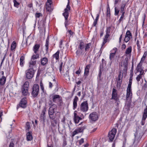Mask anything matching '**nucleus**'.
<instances>
[{
  "label": "nucleus",
  "instance_id": "nucleus-1",
  "mask_svg": "<svg viewBox=\"0 0 147 147\" xmlns=\"http://www.w3.org/2000/svg\"><path fill=\"white\" fill-rule=\"evenodd\" d=\"M70 7L69 5V0L67 5L66 8L64 9V12L63 13V15L64 16L65 21V27H66L67 23L68 22L67 18L69 16V12L70 11Z\"/></svg>",
  "mask_w": 147,
  "mask_h": 147
},
{
  "label": "nucleus",
  "instance_id": "nucleus-2",
  "mask_svg": "<svg viewBox=\"0 0 147 147\" xmlns=\"http://www.w3.org/2000/svg\"><path fill=\"white\" fill-rule=\"evenodd\" d=\"M34 71L32 68H31L26 71V77L28 79L32 78L34 74Z\"/></svg>",
  "mask_w": 147,
  "mask_h": 147
},
{
  "label": "nucleus",
  "instance_id": "nucleus-3",
  "mask_svg": "<svg viewBox=\"0 0 147 147\" xmlns=\"http://www.w3.org/2000/svg\"><path fill=\"white\" fill-rule=\"evenodd\" d=\"M117 132V129L115 128L113 129L108 134V137L109 140L112 142L114 139Z\"/></svg>",
  "mask_w": 147,
  "mask_h": 147
},
{
  "label": "nucleus",
  "instance_id": "nucleus-4",
  "mask_svg": "<svg viewBox=\"0 0 147 147\" xmlns=\"http://www.w3.org/2000/svg\"><path fill=\"white\" fill-rule=\"evenodd\" d=\"M80 109L81 111L83 112H86L88 110V107L87 101H84L81 104Z\"/></svg>",
  "mask_w": 147,
  "mask_h": 147
},
{
  "label": "nucleus",
  "instance_id": "nucleus-5",
  "mask_svg": "<svg viewBox=\"0 0 147 147\" xmlns=\"http://www.w3.org/2000/svg\"><path fill=\"white\" fill-rule=\"evenodd\" d=\"M39 90V86L38 84L34 85L32 88V94L33 96L35 97L38 95Z\"/></svg>",
  "mask_w": 147,
  "mask_h": 147
},
{
  "label": "nucleus",
  "instance_id": "nucleus-6",
  "mask_svg": "<svg viewBox=\"0 0 147 147\" xmlns=\"http://www.w3.org/2000/svg\"><path fill=\"white\" fill-rule=\"evenodd\" d=\"M89 118L93 121H96L98 118V113L95 112L92 113L89 115Z\"/></svg>",
  "mask_w": 147,
  "mask_h": 147
},
{
  "label": "nucleus",
  "instance_id": "nucleus-7",
  "mask_svg": "<svg viewBox=\"0 0 147 147\" xmlns=\"http://www.w3.org/2000/svg\"><path fill=\"white\" fill-rule=\"evenodd\" d=\"M111 99L114 100L116 101L119 100V98L117 96V90L115 89V88H113V89Z\"/></svg>",
  "mask_w": 147,
  "mask_h": 147
},
{
  "label": "nucleus",
  "instance_id": "nucleus-8",
  "mask_svg": "<svg viewBox=\"0 0 147 147\" xmlns=\"http://www.w3.org/2000/svg\"><path fill=\"white\" fill-rule=\"evenodd\" d=\"M123 76V74L122 73L121 71L120 72L117 81V88H119L121 87L122 82V79Z\"/></svg>",
  "mask_w": 147,
  "mask_h": 147
},
{
  "label": "nucleus",
  "instance_id": "nucleus-9",
  "mask_svg": "<svg viewBox=\"0 0 147 147\" xmlns=\"http://www.w3.org/2000/svg\"><path fill=\"white\" fill-rule=\"evenodd\" d=\"M86 126H84L82 127L78 128L76 129L75 131L73 132L72 136H74L77 134L79 133L82 132L86 128Z\"/></svg>",
  "mask_w": 147,
  "mask_h": 147
},
{
  "label": "nucleus",
  "instance_id": "nucleus-10",
  "mask_svg": "<svg viewBox=\"0 0 147 147\" xmlns=\"http://www.w3.org/2000/svg\"><path fill=\"white\" fill-rule=\"evenodd\" d=\"M128 60L127 58H125V60L123 61L121 64V65L122 67H124V68L123 69V70L124 72H126L127 69V66L128 65Z\"/></svg>",
  "mask_w": 147,
  "mask_h": 147
},
{
  "label": "nucleus",
  "instance_id": "nucleus-11",
  "mask_svg": "<svg viewBox=\"0 0 147 147\" xmlns=\"http://www.w3.org/2000/svg\"><path fill=\"white\" fill-rule=\"evenodd\" d=\"M131 37V34L129 30H127L124 39L125 41L126 42H127Z\"/></svg>",
  "mask_w": 147,
  "mask_h": 147
},
{
  "label": "nucleus",
  "instance_id": "nucleus-12",
  "mask_svg": "<svg viewBox=\"0 0 147 147\" xmlns=\"http://www.w3.org/2000/svg\"><path fill=\"white\" fill-rule=\"evenodd\" d=\"M26 98H24L21 100L19 105L21 107L23 108H25L26 107Z\"/></svg>",
  "mask_w": 147,
  "mask_h": 147
},
{
  "label": "nucleus",
  "instance_id": "nucleus-13",
  "mask_svg": "<svg viewBox=\"0 0 147 147\" xmlns=\"http://www.w3.org/2000/svg\"><path fill=\"white\" fill-rule=\"evenodd\" d=\"M57 109V106L56 105L53 104L49 107V113H55Z\"/></svg>",
  "mask_w": 147,
  "mask_h": 147
},
{
  "label": "nucleus",
  "instance_id": "nucleus-14",
  "mask_svg": "<svg viewBox=\"0 0 147 147\" xmlns=\"http://www.w3.org/2000/svg\"><path fill=\"white\" fill-rule=\"evenodd\" d=\"M117 50V49L116 48H114L111 50V52L112 53L110 54L109 56V58L111 60H112L114 58Z\"/></svg>",
  "mask_w": 147,
  "mask_h": 147
},
{
  "label": "nucleus",
  "instance_id": "nucleus-15",
  "mask_svg": "<svg viewBox=\"0 0 147 147\" xmlns=\"http://www.w3.org/2000/svg\"><path fill=\"white\" fill-rule=\"evenodd\" d=\"M147 107L146 108L144 111V113L143 117L142 118V125H143L144 124V121L147 117Z\"/></svg>",
  "mask_w": 147,
  "mask_h": 147
},
{
  "label": "nucleus",
  "instance_id": "nucleus-16",
  "mask_svg": "<svg viewBox=\"0 0 147 147\" xmlns=\"http://www.w3.org/2000/svg\"><path fill=\"white\" fill-rule=\"evenodd\" d=\"M78 100V97L76 96L75 97V98L74 99L73 102V109L74 110H75L77 107V102Z\"/></svg>",
  "mask_w": 147,
  "mask_h": 147
},
{
  "label": "nucleus",
  "instance_id": "nucleus-17",
  "mask_svg": "<svg viewBox=\"0 0 147 147\" xmlns=\"http://www.w3.org/2000/svg\"><path fill=\"white\" fill-rule=\"evenodd\" d=\"M52 3H49V2H47L46 3V9L48 11H51L52 10V9L51 7V5Z\"/></svg>",
  "mask_w": 147,
  "mask_h": 147
},
{
  "label": "nucleus",
  "instance_id": "nucleus-18",
  "mask_svg": "<svg viewBox=\"0 0 147 147\" xmlns=\"http://www.w3.org/2000/svg\"><path fill=\"white\" fill-rule=\"evenodd\" d=\"M6 80L5 77L3 76L0 79V85L3 86L4 85Z\"/></svg>",
  "mask_w": 147,
  "mask_h": 147
},
{
  "label": "nucleus",
  "instance_id": "nucleus-19",
  "mask_svg": "<svg viewBox=\"0 0 147 147\" xmlns=\"http://www.w3.org/2000/svg\"><path fill=\"white\" fill-rule=\"evenodd\" d=\"M90 67V65H87L85 69L84 75H85L87 76L88 75L89 72V69Z\"/></svg>",
  "mask_w": 147,
  "mask_h": 147
},
{
  "label": "nucleus",
  "instance_id": "nucleus-20",
  "mask_svg": "<svg viewBox=\"0 0 147 147\" xmlns=\"http://www.w3.org/2000/svg\"><path fill=\"white\" fill-rule=\"evenodd\" d=\"M81 119V118L78 116H76V114H74V120L76 123H79L80 120Z\"/></svg>",
  "mask_w": 147,
  "mask_h": 147
},
{
  "label": "nucleus",
  "instance_id": "nucleus-21",
  "mask_svg": "<svg viewBox=\"0 0 147 147\" xmlns=\"http://www.w3.org/2000/svg\"><path fill=\"white\" fill-rule=\"evenodd\" d=\"M58 123V121L56 120H54L51 121V124L52 127H57Z\"/></svg>",
  "mask_w": 147,
  "mask_h": 147
},
{
  "label": "nucleus",
  "instance_id": "nucleus-22",
  "mask_svg": "<svg viewBox=\"0 0 147 147\" xmlns=\"http://www.w3.org/2000/svg\"><path fill=\"white\" fill-rule=\"evenodd\" d=\"M106 16L107 17V19L109 18L110 17V9L108 4V7L107 8Z\"/></svg>",
  "mask_w": 147,
  "mask_h": 147
},
{
  "label": "nucleus",
  "instance_id": "nucleus-23",
  "mask_svg": "<svg viewBox=\"0 0 147 147\" xmlns=\"http://www.w3.org/2000/svg\"><path fill=\"white\" fill-rule=\"evenodd\" d=\"M26 138L28 141H30L32 139V137L31 134L30 132H28L26 134Z\"/></svg>",
  "mask_w": 147,
  "mask_h": 147
},
{
  "label": "nucleus",
  "instance_id": "nucleus-24",
  "mask_svg": "<svg viewBox=\"0 0 147 147\" xmlns=\"http://www.w3.org/2000/svg\"><path fill=\"white\" fill-rule=\"evenodd\" d=\"M48 61L46 57L43 58L41 60V64L43 65H45Z\"/></svg>",
  "mask_w": 147,
  "mask_h": 147
},
{
  "label": "nucleus",
  "instance_id": "nucleus-25",
  "mask_svg": "<svg viewBox=\"0 0 147 147\" xmlns=\"http://www.w3.org/2000/svg\"><path fill=\"white\" fill-rule=\"evenodd\" d=\"M39 47L40 45L38 44H36L34 47L33 51L35 53L38 51Z\"/></svg>",
  "mask_w": 147,
  "mask_h": 147
},
{
  "label": "nucleus",
  "instance_id": "nucleus-26",
  "mask_svg": "<svg viewBox=\"0 0 147 147\" xmlns=\"http://www.w3.org/2000/svg\"><path fill=\"white\" fill-rule=\"evenodd\" d=\"M29 86V82L27 81L26 82L23 86L22 89H24L28 90V87Z\"/></svg>",
  "mask_w": 147,
  "mask_h": 147
},
{
  "label": "nucleus",
  "instance_id": "nucleus-27",
  "mask_svg": "<svg viewBox=\"0 0 147 147\" xmlns=\"http://www.w3.org/2000/svg\"><path fill=\"white\" fill-rule=\"evenodd\" d=\"M36 61L31 59V61L29 62V67H32L36 64Z\"/></svg>",
  "mask_w": 147,
  "mask_h": 147
},
{
  "label": "nucleus",
  "instance_id": "nucleus-28",
  "mask_svg": "<svg viewBox=\"0 0 147 147\" xmlns=\"http://www.w3.org/2000/svg\"><path fill=\"white\" fill-rule=\"evenodd\" d=\"M110 35L108 34H106V35L105 36V37L102 43V46L104 45L105 43L107 42V38Z\"/></svg>",
  "mask_w": 147,
  "mask_h": 147
},
{
  "label": "nucleus",
  "instance_id": "nucleus-29",
  "mask_svg": "<svg viewBox=\"0 0 147 147\" xmlns=\"http://www.w3.org/2000/svg\"><path fill=\"white\" fill-rule=\"evenodd\" d=\"M22 93L24 96H26L28 94V90L24 89H22Z\"/></svg>",
  "mask_w": 147,
  "mask_h": 147
},
{
  "label": "nucleus",
  "instance_id": "nucleus-30",
  "mask_svg": "<svg viewBox=\"0 0 147 147\" xmlns=\"http://www.w3.org/2000/svg\"><path fill=\"white\" fill-rule=\"evenodd\" d=\"M125 5L126 4L125 3H123L121 5V12L122 13H125V12L124 11V9Z\"/></svg>",
  "mask_w": 147,
  "mask_h": 147
},
{
  "label": "nucleus",
  "instance_id": "nucleus-31",
  "mask_svg": "<svg viewBox=\"0 0 147 147\" xmlns=\"http://www.w3.org/2000/svg\"><path fill=\"white\" fill-rule=\"evenodd\" d=\"M131 52V47L130 46L125 51V53L126 54H129Z\"/></svg>",
  "mask_w": 147,
  "mask_h": 147
},
{
  "label": "nucleus",
  "instance_id": "nucleus-32",
  "mask_svg": "<svg viewBox=\"0 0 147 147\" xmlns=\"http://www.w3.org/2000/svg\"><path fill=\"white\" fill-rule=\"evenodd\" d=\"M59 52L58 51L53 55L54 57H55L56 60H57L59 59Z\"/></svg>",
  "mask_w": 147,
  "mask_h": 147
},
{
  "label": "nucleus",
  "instance_id": "nucleus-33",
  "mask_svg": "<svg viewBox=\"0 0 147 147\" xmlns=\"http://www.w3.org/2000/svg\"><path fill=\"white\" fill-rule=\"evenodd\" d=\"M127 98L130 97L132 95L131 90H127Z\"/></svg>",
  "mask_w": 147,
  "mask_h": 147
},
{
  "label": "nucleus",
  "instance_id": "nucleus-34",
  "mask_svg": "<svg viewBox=\"0 0 147 147\" xmlns=\"http://www.w3.org/2000/svg\"><path fill=\"white\" fill-rule=\"evenodd\" d=\"M60 96L58 95H55L53 96V102H55L56 99L59 98Z\"/></svg>",
  "mask_w": 147,
  "mask_h": 147
},
{
  "label": "nucleus",
  "instance_id": "nucleus-35",
  "mask_svg": "<svg viewBox=\"0 0 147 147\" xmlns=\"http://www.w3.org/2000/svg\"><path fill=\"white\" fill-rule=\"evenodd\" d=\"M16 42L15 41L13 42L11 45V50H14L16 48Z\"/></svg>",
  "mask_w": 147,
  "mask_h": 147
},
{
  "label": "nucleus",
  "instance_id": "nucleus-36",
  "mask_svg": "<svg viewBox=\"0 0 147 147\" xmlns=\"http://www.w3.org/2000/svg\"><path fill=\"white\" fill-rule=\"evenodd\" d=\"M24 57H23L22 56L20 57V65L22 66H23V63H24Z\"/></svg>",
  "mask_w": 147,
  "mask_h": 147
},
{
  "label": "nucleus",
  "instance_id": "nucleus-37",
  "mask_svg": "<svg viewBox=\"0 0 147 147\" xmlns=\"http://www.w3.org/2000/svg\"><path fill=\"white\" fill-rule=\"evenodd\" d=\"M49 39L48 37L47 38L46 40V43L45 45V46L46 47V49L47 51V50L48 49V46H49Z\"/></svg>",
  "mask_w": 147,
  "mask_h": 147
},
{
  "label": "nucleus",
  "instance_id": "nucleus-38",
  "mask_svg": "<svg viewBox=\"0 0 147 147\" xmlns=\"http://www.w3.org/2000/svg\"><path fill=\"white\" fill-rule=\"evenodd\" d=\"M54 113H49V115L50 118L53 120L55 118V116L54 115Z\"/></svg>",
  "mask_w": 147,
  "mask_h": 147
},
{
  "label": "nucleus",
  "instance_id": "nucleus-39",
  "mask_svg": "<svg viewBox=\"0 0 147 147\" xmlns=\"http://www.w3.org/2000/svg\"><path fill=\"white\" fill-rule=\"evenodd\" d=\"M40 119L41 121H42L44 123L45 122V116L44 115L42 114L40 115Z\"/></svg>",
  "mask_w": 147,
  "mask_h": 147
},
{
  "label": "nucleus",
  "instance_id": "nucleus-40",
  "mask_svg": "<svg viewBox=\"0 0 147 147\" xmlns=\"http://www.w3.org/2000/svg\"><path fill=\"white\" fill-rule=\"evenodd\" d=\"M38 57L39 55H34L32 57L31 59L34 60V59H36L38 58Z\"/></svg>",
  "mask_w": 147,
  "mask_h": 147
},
{
  "label": "nucleus",
  "instance_id": "nucleus-41",
  "mask_svg": "<svg viewBox=\"0 0 147 147\" xmlns=\"http://www.w3.org/2000/svg\"><path fill=\"white\" fill-rule=\"evenodd\" d=\"M26 130H29L30 128V124L29 122H27L26 123Z\"/></svg>",
  "mask_w": 147,
  "mask_h": 147
},
{
  "label": "nucleus",
  "instance_id": "nucleus-42",
  "mask_svg": "<svg viewBox=\"0 0 147 147\" xmlns=\"http://www.w3.org/2000/svg\"><path fill=\"white\" fill-rule=\"evenodd\" d=\"M36 18H39L40 16H42V14L40 13H36L35 14Z\"/></svg>",
  "mask_w": 147,
  "mask_h": 147
},
{
  "label": "nucleus",
  "instance_id": "nucleus-43",
  "mask_svg": "<svg viewBox=\"0 0 147 147\" xmlns=\"http://www.w3.org/2000/svg\"><path fill=\"white\" fill-rule=\"evenodd\" d=\"M79 48L81 50L82 49L84 48V46L83 42H81L79 45Z\"/></svg>",
  "mask_w": 147,
  "mask_h": 147
},
{
  "label": "nucleus",
  "instance_id": "nucleus-44",
  "mask_svg": "<svg viewBox=\"0 0 147 147\" xmlns=\"http://www.w3.org/2000/svg\"><path fill=\"white\" fill-rule=\"evenodd\" d=\"M143 69L141 68L140 63L139 64L137 67V70L138 71H140V70Z\"/></svg>",
  "mask_w": 147,
  "mask_h": 147
},
{
  "label": "nucleus",
  "instance_id": "nucleus-45",
  "mask_svg": "<svg viewBox=\"0 0 147 147\" xmlns=\"http://www.w3.org/2000/svg\"><path fill=\"white\" fill-rule=\"evenodd\" d=\"M124 14L122 13L121 16V17L120 19H119V20L118 21V22H119L118 24H119L120 23L121 21L122 20V19L124 17Z\"/></svg>",
  "mask_w": 147,
  "mask_h": 147
},
{
  "label": "nucleus",
  "instance_id": "nucleus-46",
  "mask_svg": "<svg viewBox=\"0 0 147 147\" xmlns=\"http://www.w3.org/2000/svg\"><path fill=\"white\" fill-rule=\"evenodd\" d=\"M111 29V27H109L108 28H107L106 30V34H109L110 32V30Z\"/></svg>",
  "mask_w": 147,
  "mask_h": 147
},
{
  "label": "nucleus",
  "instance_id": "nucleus-47",
  "mask_svg": "<svg viewBox=\"0 0 147 147\" xmlns=\"http://www.w3.org/2000/svg\"><path fill=\"white\" fill-rule=\"evenodd\" d=\"M115 15H117L119 13V10L118 9H117V8L116 7H115Z\"/></svg>",
  "mask_w": 147,
  "mask_h": 147
},
{
  "label": "nucleus",
  "instance_id": "nucleus-48",
  "mask_svg": "<svg viewBox=\"0 0 147 147\" xmlns=\"http://www.w3.org/2000/svg\"><path fill=\"white\" fill-rule=\"evenodd\" d=\"M142 78V76L140 75H138L136 78V80L138 82H139L141 79Z\"/></svg>",
  "mask_w": 147,
  "mask_h": 147
},
{
  "label": "nucleus",
  "instance_id": "nucleus-49",
  "mask_svg": "<svg viewBox=\"0 0 147 147\" xmlns=\"http://www.w3.org/2000/svg\"><path fill=\"white\" fill-rule=\"evenodd\" d=\"M91 45L90 43H88L86 45V46L85 50L86 51L87 50H88L90 48V47Z\"/></svg>",
  "mask_w": 147,
  "mask_h": 147
},
{
  "label": "nucleus",
  "instance_id": "nucleus-50",
  "mask_svg": "<svg viewBox=\"0 0 147 147\" xmlns=\"http://www.w3.org/2000/svg\"><path fill=\"white\" fill-rule=\"evenodd\" d=\"M13 1L15 6L17 7L19 5V3H18L16 0H13Z\"/></svg>",
  "mask_w": 147,
  "mask_h": 147
},
{
  "label": "nucleus",
  "instance_id": "nucleus-51",
  "mask_svg": "<svg viewBox=\"0 0 147 147\" xmlns=\"http://www.w3.org/2000/svg\"><path fill=\"white\" fill-rule=\"evenodd\" d=\"M79 144L80 145L82 144L84 142V140L83 138H81L80 140H79Z\"/></svg>",
  "mask_w": 147,
  "mask_h": 147
},
{
  "label": "nucleus",
  "instance_id": "nucleus-52",
  "mask_svg": "<svg viewBox=\"0 0 147 147\" xmlns=\"http://www.w3.org/2000/svg\"><path fill=\"white\" fill-rule=\"evenodd\" d=\"M65 76V79L67 80H69L70 78H69V75L68 74H66V75H64Z\"/></svg>",
  "mask_w": 147,
  "mask_h": 147
},
{
  "label": "nucleus",
  "instance_id": "nucleus-53",
  "mask_svg": "<svg viewBox=\"0 0 147 147\" xmlns=\"http://www.w3.org/2000/svg\"><path fill=\"white\" fill-rule=\"evenodd\" d=\"M131 84H128L127 88V90H131Z\"/></svg>",
  "mask_w": 147,
  "mask_h": 147
},
{
  "label": "nucleus",
  "instance_id": "nucleus-54",
  "mask_svg": "<svg viewBox=\"0 0 147 147\" xmlns=\"http://www.w3.org/2000/svg\"><path fill=\"white\" fill-rule=\"evenodd\" d=\"M132 76L133 75H131V76H130V78L129 81V84H132Z\"/></svg>",
  "mask_w": 147,
  "mask_h": 147
},
{
  "label": "nucleus",
  "instance_id": "nucleus-55",
  "mask_svg": "<svg viewBox=\"0 0 147 147\" xmlns=\"http://www.w3.org/2000/svg\"><path fill=\"white\" fill-rule=\"evenodd\" d=\"M139 72H140V74L139 75L142 76V75H143L144 74V70L143 69L140 70V71H139Z\"/></svg>",
  "mask_w": 147,
  "mask_h": 147
},
{
  "label": "nucleus",
  "instance_id": "nucleus-56",
  "mask_svg": "<svg viewBox=\"0 0 147 147\" xmlns=\"http://www.w3.org/2000/svg\"><path fill=\"white\" fill-rule=\"evenodd\" d=\"M137 45L138 49H140V46L139 43V42L138 40H137Z\"/></svg>",
  "mask_w": 147,
  "mask_h": 147
},
{
  "label": "nucleus",
  "instance_id": "nucleus-57",
  "mask_svg": "<svg viewBox=\"0 0 147 147\" xmlns=\"http://www.w3.org/2000/svg\"><path fill=\"white\" fill-rule=\"evenodd\" d=\"M62 65H63V63L61 62V63L60 65V66H59V71H60V72H61V69H62Z\"/></svg>",
  "mask_w": 147,
  "mask_h": 147
},
{
  "label": "nucleus",
  "instance_id": "nucleus-58",
  "mask_svg": "<svg viewBox=\"0 0 147 147\" xmlns=\"http://www.w3.org/2000/svg\"><path fill=\"white\" fill-rule=\"evenodd\" d=\"M147 55V51H146L144 53V54L143 56V58H145Z\"/></svg>",
  "mask_w": 147,
  "mask_h": 147
},
{
  "label": "nucleus",
  "instance_id": "nucleus-59",
  "mask_svg": "<svg viewBox=\"0 0 147 147\" xmlns=\"http://www.w3.org/2000/svg\"><path fill=\"white\" fill-rule=\"evenodd\" d=\"M49 86L50 88H51L53 86V84L51 82H49Z\"/></svg>",
  "mask_w": 147,
  "mask_h": 147
},
{
  "label": "nucleus",
  "instance_id": "nucleus-60",
  "mask_svg": "<svg viewBox=\"0 0 147 147\" xmlns=\"http://www.w3.org/2000/svg\"><path fill=\"white\" fill-rule=\"evenodd\" d=\"M14 144L12 142H11L10 144L9 147H13Z\"/></svg>",
  "mask_w": 147,
  "mask_h": 147
},
{
  "label": "nucleus",
  "instance_id": "nucleus-61",
  "mask_svg": "<svg viewBox=\"0 0 147 147\" xmlns=\"http://www.w3.org/2000/svg\"><path fill=\"white\" fill-rule=\"evenodd\" d=\"M80 69H79L78 70L76 71V73L77 74H80Z\"/></svg>",
  "mask_w": 147,
  "mask_h": 147
},
{
  "label": "nucleus",
  "instance_id": "nucleus-62",
  "mask_svg": "<svg viewBox=\"0 0 147 147\" xmlns=\"http://www.w3.org/2000/svg\"><path fill=\"white\" fill-rule=\"evenodd\" d=\"M99 14H97V16H96V18L95 20V21H97L98 20V18H99Z\"/></svg>",
  "mask_w": 147,
  "mask_h": 147
},
{
  "label": "nucleus",
  "instance_id": "nucleus-63",
  "mask_svg": "<svg viewBox=\"0 0 147 147\" xmlns=\"http://www.w3.org/2000/svg\"><path fill=\"white\" fill-rule=\"evenodd\" d=\"M126 48V45L125 44H123L122 45V48L125 49Z\"/></svg>",
  "mask_w": 147,
  "mask_h": 147
},
{
  "label": "nucleus",
  "instance_id": "nucleus-64",
  "mask_svg": "<svg viewBox=\"0 0 147 147\" xmlns=\"http://www.w3.org/2000/svg\"><path fill=\"white\" fill-rule=\"evenodd\" d=\"M97 21H95V20L94 21L93 24V25L94 26H96V25L97 24Z\"/></svg>",
  "mask_w": 147,
  "mask_h": 147
}]
</instances>
